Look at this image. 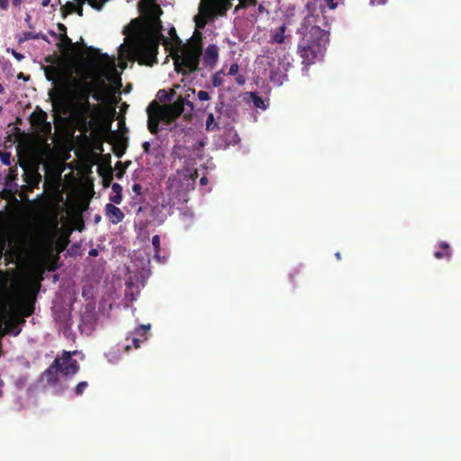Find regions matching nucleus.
Wrapping results in <instances>:
<instances>
[{"label":"nucleus","mask_w":461,"mask_h":461,"mask_svg":"<svg viewBox=\"0 0 461 461\" xmlns=\"http://www.w3.org/2000/svg\"><path fill=\"white\" fill-rule=\"evenodd\" d=\"M44 75L53 85L50 96L68 115H122L129 105L118 104L122 78L115 59L99 54L81 64L77 77L63 65L43 67Z\"/></svg>","instance_id":"1"},{"label":"nucleus","mask_w":461,"mask_h":461,"mask_svg":"<svg viewBox=\"0 0 461 461\" xmlns=\"http://www.w3.org/2000/svg\"><path fill=\"white\" fill-rule=\"evenodd\" d=\"M141 9L148 16L147 29L143 32L136 21H132L125 28L124 42L118 48V66L122 70L126 68L127 60L152 65L156 59L159 41L163 39L167 43L166 37L161 33L159 16L162 11L159 5L155 0H144Z\"/></svg>","instance_id":"2"},{"label":"nucleus","mask_w":461,"mask_h":461,"mask_svg":"<svg viewBox=\"0 0 461 461\" xmlns=\"http://www.w3.org/2000/svg\"><path fill=\"white\" fill-rule=\"evenodd\" d=\"M169 35L173 41L172 43L168 41L167 38H166L167 43H165L163 39L159 42L162 41L167 48H170V55L174 60L175 70L183 76L196 70L201 55L200 46L196 44L182 45L175 28L169 30Z\"/></svg>","instance_id":"3"},{"label":"nucleus","mask_w":461,"mask_h":461,"mask_svg":"<svg viewBox=\"0 0 461 461\" xmlns=\"http://www.w3.org/2000/svg\"><path fill=\"white\" fill-rule=\"evenodd\" d=\"M303 38L298 44V52L306 66L320 60L329 42V34L319 26H312L310 30L302 28Z\"/></svg>","instance_id":"4"},{"label":"nucleus","mask_w":461,"mask_h":461,"mask_svg":"<svg viewBox=\"0 0 461 461\" xmlns=\"http://www.w3.org/2000/svg\"><path fill=\"white\" fill-rule=\"evenodd\" d=\"M175 90L170 93L161 89L157 93L156 99L147 107L148 115H190L194 109L193 104L183 97H178L174 103L169 104Z\"/></svg>","instance_id":"5"},{"label":"nucleus","mask_w":461,"mask_h":461,"mask_svg":"<svg viewBox=\"0 0 461 461\" xmlns=\"http://www.w3.org/2000/svg\"><path fill=\"white\" fill-rule=\"evenodd\" d=\"M232 0H201L199 13L194 17L196 28L202 29L207 21L217 15H223L231 6ZM239 7L255 5L256 0H239Z\"/></svg>","instance_id":"6"},{"label":"nucleus","mask_w":461,"mask_h":461,"mask_svg":"<svg viewBox=\"0 0 461 461\" xmlns=\"http://www.w3.org/2000/svg\"><path fill=\"white\" fill-rule=\"evenodd\" d=\"M75 352L64 351L61 358L57 357L52 361L50 367L43 371L42 376L45 377L50 384L58 383V374L61 373L65 376L74 375L79 371V364L72 358Z\"/></svg>","instance_id":"7"},{"label":"nucleus","mask_w":461,"mask_h":461,"mask_svg":"<svg viewBox=\"0 0 461 461\" xmlns=\"http://www.w3.org/2000/svg\"><path fill=\"white\" fill-rule=\"evenodd\" d=\"M206 131H221L224 149L236 146L240 141V136L233 129V117H206Z\"/></svg>","instance_id":"8"},{"label":"nucleus","mask_w":461,"mask_h":461,"mask_svg":"<svg viewBox=\"0 0 461 461\" xmlns=\"http://www.w3.org/2000/svg\"><path fill=\"white\" fill-rule=\"evenodd\" d=\"M24 322L19 316H7V304L0 305V357H1V339L7 334L16 337L20 334L19 323Z\"/></svg>","instance_id":"9"},{"label":"nucleus","mask_w":461,"mask_h":461,"mask_svg":"<svg viewBox=\"0 0 461 461\" xmlns=\"http://www.w3.org/2000/svg\"><path fill=\"white\" fill-rule=\"evenodd\" d=\"M23 181H25L26 185H22L21 191H19V197H21L22 201L30 204L37 203L41 197V194H38V197L32 201L29 200L28 194L39 187V184H41V174L35 169H28L23 173Z\"/></svg>","instance_id":"10"},{"label":"nucleus","mask_w":461,"mask_h":461,"mask_svg":"<svg viewBox=\"0 0 461 461\" xmlns=\"http://www.w3.org/2000/svg\"><path fill=\"white\" fill-rule=\"evenodd\" d=\"M107 1L108 0H73L67 2L66 5L62 6V14L66 16L77 13L79 16H82L84 4L87 3L94 9L100 11Z\"/></svg>","instance_id":"11"},{"label":"nucleus","mask_w":461,"mask_h":461,"mask_svg":"<svg viewBox=\"0 0 461 461\" xmlns=\"http://www.w3.org/2000/svg\"><path fill=\"white\" fill-rule=\"evenodd\" d=\"M178 117H148V128L151 134L170 131L176 128V119Z\"/></svg>","instance_id":"12"},{"label":"nucleus","mask_w":461,"mask_h":461,"mask_svg":"<svg viewBox=\"0 0 461 461\" xmlns=\"http://www.w3.org/2000/svg\"><path fill=\"white\" fill-rule=\"evenodd\" d=\"M48 117H28L29 122L32 125L33 129L36 131L40 132L41 139H42L43 143L46 144V138L50 134V122L46 120Z\"/></svg>","instance_id":"13"},{"label":"nucleus","mask_w":461,"mask_h":461,"mask_svg":"<svg viewBox=\"0 0 461 461\" xmlns=\"http://www.w3.org/2000/svg\"><path fill=\"white\" fill-rule=\"evenodd\" d=\"M52 119H54V123L64 122L68 120H74V121H77L78 122L85 123V122H86L87 119H91V120H102V121H104L107 122L118 121L119 125H121L123 123V120H125V117H52Z\"/></svg>","instance_id":"14"},{"label":"nucleus","mask_w":461,"mask_h":461,"mask_svg":"<svg viewBox=\"0 0 461 461\" xmlns=\"http://www.w3.org/2000/svg\"><path fill=\"white\" fill-rule=\"evenodd\" d=\"M130 344L127 345H120L113 347L105 352V357H107L108 362L114 364L120 360L121 355L126 353L130 350Z\"/></svg>","instance_id":"15"},{"label":"nucleus","mask_w":461,"mask_h":461,"mask_svg":"<svg viewBox=\"0 0 461 461\" xmlns=\"http://www.w3.org/2000/svg\"><path fill=\"white\" fill-rule=\"evenodd\" d=\"M104 212L105 218H107L108 221L112 222V224H118L122 221L123 212L113 203L105 204Z\"/></svg>","instance_id":"16"},{"label":"nucleus","mask_w":461,"mask_h":461,"mask_svg":"<svg viewBox=\"0 0 461 461\" xmlns=\"http://www.w3.org/2000/svg\"><path fill=\"white\" fill-rule=\"evenodd\" d=\"M33 314V303L25 300L18 302V313H14L11 316H18L23 320V317H28Z\"/></svg>","instance_id":"17"},{"label":"nucleus","mask_w":461,"mask_h":461,"mask_svg":"<svg viewBox=\"0 0 461 461\" xmlns=\"http://www.w3.org/2000/svg\"><path fill=\"white\" fill-rule=\"evenodd\" d=\"M219 56V49L216 45H209L203 54V60L206 65L212 66L216 63Z\"/></svg>","instance_id":"18"},{"label":"nucleus","mask_w":461,"mask_h":461,"mask_svg":"<svg viewBox=\"0 0 461 461\" xmlns=\"http://www.w3.org/2000/svg\"><path fill=\"white\" fill-rule=\"evenodd\" d=\"M249 103H251L255 108L260 109L261 111H265L268 106V102L264 100L257 93H249Z\"/></svg>","instance_id":"19"},{"label":"nucleus","mask_w":461,"mask_h":461,"mask_svg":"<svg viewBox=\"0 0 461 461\" xmlns=\"http://www.w3.org/2000/svg\"><path fill=\"white\" fill-rule=\"evenodd\" d=\"M438 248H440V249L434 252V258L438 259H448L451 258V249H449L448 243L441 241L440 244H438Z\"/></svg>","instance_id":"20"},{"label":"nucleus","mask_w":461,"mask_h":461,"mask_svg":"<svg viewBox=\"0 0 461 461\" xmlns=\"http://www.w3.org/2000/svg\"><path fill=\"white\" fill-rule=\"evenodd\" d=\"M125 149H127V144H125L124 140H118L113 143V153H114L115 157H122V155L125 153Z\"/></svg>","instance_id":"21"},{"label":"nucleus","mask_w":461,"mask_h":461,"mask_svg":"<svg viewBox=\"0 0 461 461\" xmlns=\"http://www.w3.org/2000/svg\"><path fill=\"white\" fill-rule=\"evenodd\" d=\"M285 25H282L278 31L273 32L272 34V41L274 42H276V43H282L284 41H285Z\"/></svg>","instance_id":"22"},{"label":"nucleus","mask_w":461,"mask_h":461,"mask_svg":"<svg viewBox=\"0 0 461 461\" xmlns=\"http://www.w3.org/2000/svg\"><path fill=\"white\" fill-rule=\"evenodd\" d=\"M224 75L225 74L222 70L218 71L217 73H215L213 75L212 80L213 86L218 87L222 85Z\"/></svg>","instance_id":"23"},{"label":"nucleus","mask_w":461,"mask_h":461,"mask_svg":"<svg viewBox=\"0 0 461 461\" xmlns=\"http://www.w3.org/2000/svg\"><path fill=\"white\" fill-rule=\"evenodd\" d=\"M151 245H153V250H155V258L158 259L159 253V237L155 235L151 237Z\"/></svg>","instance_id":"24"},{"label":"nucleus","mask_w":461,"mask_h":461,"mask_svg":"<svg viewBox=\"0 0 461 461\" xmlns=\"http://www.w3.org/2000/svg\"><path fill=\"white\" fill-rule=\"evenodd\" d=\"M270 78L274 83L281 85L285 78V75H277L274 74L273 71H270Z\"/></svg>","instance_id":"25"},{"label":"nucleus","mask_w":461,"mask_h":461,"mask_svg":"<svg viewBox=\"0 0 461 461\" xmlns=\"http://www.w3.org/2000/svg\"><path fill=\"white\" fill-rule=\"evenodd\" d=\"M87 388V383L86 381L79 382L76 385V395L80 396L84 393V391Z\"/></svg>","instance_id":"26"},{"label":"nucleus","mask_w":461,"mask_h":461,"mask_svg":"<svg viewBox=\"0 0 461 461\" xmlns=\"http://www.w3.org/2000/svg\"><path fill=\"white\" fill-rule=\"evenodd\" d=\"M149 325H140L134 330V334L145 338V333L149 330Z\"/></svg>","instance_id":"27"},{"label":"nucleus","mask_w":461,"mask_h":461,"mask_svg":"<svg viewBox=\"0 0 461 461\" xmlns=\"http://www.w3.org/2000/svg\"><path fill=\"white\" fill-rule=\"evenodd\" d=\"M115 170H117V173H115V177L121 179L123 175V167L122 162L115 163Z\"/></svg>","instance_id":"28"},{"label":"nucleus","mask_w":461,"mask_h":461,"mask_svg":"<svg viewBox=\"0 0 461 461\" xmlns=\"http://www.w3.org/2000/svg\"><path fill=\"white\" fill-rule=\"evenodd\" d=\"M0 161L4 163L5 166L10 165V154L7 152L0 153Z\"/></svg>","instance_id":"29"},{"label":"nucleus","mask_w":461,"mask_h":461,"mask_svg":"<svg viewBox=\"0 0 461 461\" xmlns=\"http://www.w3.org/2000/svg\"><path fill=\"white\" fill-rule=\"evenodd\" d=\"M122 201V195L121 194H114L113 195L110 196V202H112L114 204H119Z\"/></svg>","instance_id":"30"},{"label":"nucleus","mask_w":461,"mask_h":461,"mask_svg":"<svg viewBox=\"0 0 461 461\" xmlns=\"http://www.w3.org/2000/svg\"><path fill=\"white\" fill-rule=\"evenodd\" d=\"M197 97L200 101H208L210 99V95L206 91H199Z\"/></svg>","instance_id":"31"},{"label":"nucleus","mask_w":461,"mask_h":461,"mask_svg":"<svg viewBox=\"0 0 461 461\" xmlns=\"http://www.w3.org/2000/svg\"><path fill=\"white\" fill-rule=\"evenodd\" d=\"M112 180H113V174H111V172H110L107 174V176H103V185H104V187H108L109 184H111Z\"/></svg>","instance_id":"32"},{"label":"nucleus","mask_w":461,"mask_h":461,"mask_svg":"<svg viewBox=\"0 0 461 461\" xmlns=\"http://www.w3.org/2000/svg\"><path fill=\"white\" fill-rule=\"evenodd\" d=\"M239 68H240V67H239V65H238V64H236V63L232 64V65L230 67V69H229V75H230V76H234V75L238 74V72H239Z\"/></svg>","instance_id":"33"},{"label":"nucleus","mask_w":461,"mask_h":461,"mask_svg":"<svg viewBox=\"0 0 461 461\" xmlns=\"http://www.w3.org/2000/svg\"><path fill=\"white\" fill-rule=\"evenodd\" d=\"M112 190L114 194H121V192H122V187L118 183H114L112 185Z\"/></svg>","instance_id":"34"},{"label":"nucleus","mask_w":461,"mask_h":461,"mask_svg":"<svg viewBox=\"0 0 461 461\" xmlns=\"http://www.w3.org/2000/svg\"><path fill=\"white\" fill-rule=\"evenodd\" d=\"M270 57L269 56H261L257 59V63L265 65L266 63H269Z\"/></svg>","instance_id":"35"},{"label":"nucleus","mask_w":461,"mask_h":461,"mask_svg":"<svg viewBox=\"0 0 461 461\" xmlns=\"http://www.w3.org/2000/svg\"><path fill=\"white\" fill-rule=\"evenodd\" d=\"M131 190H133V193L136 194V195L141 194V185L134 183L133 186H131Z\"/></svg>","instance_id":"36"},{"label":"nucleus","mask_w":461,"mask_h":461,"mask_svg":"<svg viewBox=\"0 0 461 461\" xmlns=\"http://www.w3.org/2000/svg\"><path fill=\"white\" fill-rule=\"evenodd\" d=\"M140 343L141 340L140 339L133 337V339H131V345H130V347L133 346V348H138Z\"/></svg>","instance_id":"37"},{"label":"nucleus","mask_w":461,"mask_h":461,"mask_svg":"<svg viewBox=\"0 0 461 461\" xmlns=\"http://www.w3.org/2000/svg\"><path fill=\"white\" fill-rule=\"evenodd\" d=\"M386 3V0H370V5H383Z\"/></svg>","instance_id":"38"},{"label":"nucleus","mask_w":461,"mask_h":461,"mask_svg":"<svg viewBox=\"0 0 461 461\" xmlns=\"http://www.w3.org/2000/svg\"><path fill=\"white\" fill-rule=\"evenodd\" d=\"M326 5L330 7V9H335L337 7V3L335 0H324Z\"/></svg>","instance_id":"39"},{"label":"nucleus","mask_w":461,"mask_h":461,"mask_svg":"<svg viewBox=\"0 0 461 461\" xmlns=\"http://www.w3.org/2000/svg\"><path fill=\"white\" fill-rule=\"evenodd\" d=\"M141 148H143L144 154L149 153V141L143 142V145H141Z\"/></svg>","instance_id":"40"},{"label":"nucleus","mask_w":461,"mask_h":461,"mask_svg":"<svg viewBox=\"0 0 461 461\" xmlns=\"http://www.w3.org/2000/svg\"><path fill=\"white\" fill-rule=\"evenodd\" d=\"M12 53L18 61H21L24 58L23 54L16 52L15 50H13Z\"/></svg>","instance_id":"41"},{"label":"nucleus","mask_w":461,"mask_h":461,"mask_svg":"<svg viewBox=\"0 0 461 461\" xmlns=\"http://www.w3.org/2000/svg\"><path fill=\"white\" fill-rule=\"evenodd\" d=\"M236 82L239 84V85H243L245 83V77L241 75H239L237 77H236Z\"/></svg>","instance_id":"42"},{"label":"nucleus","mask_w":461,"mask_h":461,"mask_svg":"<svg viewBox=\"0 0 461 461\" xmlns=\"http://www.w3.org/2000/svg\"><path fill=\"white\" fill-rule=\"evenodd\" d=\"M5 286V273L0 270V287Z\"/></svg>","instance_id":"43"},{"label":"nucleus","mask_w":461,"mask_h":461,"mask_svg":"<svg viewBox=\"0 0 461 461\" xmlns=\"http://www.w3.org/2000/svg\"><path fill=\"white\" fill-rule=\"evenodd\" d=\"M88 256L95 258L98 256V251L95 249H91L90 252H88Z\"/></svg>","instance_id":"44"},{"label":"nucleus","mask_w":461,"mask_h":461,"mask_svg":"<svg viewBox=\"0 0 461 461\" xmlns=\"http://www.w3.org/2000/svg\"><path fill=\"white\" fill-rule=\"evenodd\" d=\"M8 5L7 0H0V8L6 9Z\"/></svg>","instance_id":"45"},{"label":"nucleus","mask_w":461,"mask_h":461,"mask_svg":"<svg viewBox=\"0 0 461 461\" xmlns=\"http://www.w3.org/2000/svg\"><path fill=\"white\" fill-rule=\"evenodd\" d=\"M40 36L39 35H33L32 33L29 32L27 34H25V40H28V39H37L39 38Z\"/></svg>","instance_id":"46"},{"label":"nucleus","mask_w":461,"mask_h":461,"mask_svg":"<svg viewBox=\"0 0 461 461\" xmlns=\"http://www.w3.org/2000/svg\"><path fill=\"white\" fill-rule=\"evenodd\" d=\"M207 184V178L206 176H203L201 177V179H199V185H206Z\"/></svg>","instance_id":"47"},{"label":"nucleus","mask_w":461,"mask_h":461,"mask_svg":"<svg viewBox=\"0 0 461 461\" xmlns=\"http://www.w3.org/2000/svg\"><path fill=\"white\" fill-rule=\"evenodd\" d=\"M300 271L298 270H294V273L290 274V282L294 283V278L295 277L296 275H298Z\"/></svg>","instance_id":"48"},{"label":"nucleus","mask_w":461,"mask_h":461,"mask_svg":"<svg viewBox=\"0 0 461 461\" xmlns=\"http://www.w3.org/2000/svg\"><path fill=\"white\" fill-rule=\"evenodd\" d=\"M63 41L69 45L71 44V41L66 35H64Z\"/></svg>","instance_id":"49"},{"label":"nucleus","mask_w":461,"mask_h":461,"mask_svg":"<svg viewBox=\"0 0 461 461\" xmlns=\"http://www.w3.org/2000/svg\"><path fill=\"white\" fill-rule=\"evenodd\" d=\"M49 4H50V0H42L41 5H42L43 6H47V5H49Z\"/></svg>","instance_id":"50"},{"label":"nucleus","mask_w":461,"mask_h":461,"mask_svg":"<svg viewBox=\"0 0 461 461\" xmlns=\"http://www.w3.org/2000/svg\"><path fill=\"white\" fill-rule=\"evenodd\" d=\"M335 258H336V259L340 260V258H341L340 253L339 252H336L335 253Z\"/></svg>","instance_id":"51"},{"label":"nucleus","mask_w":461,"mask_h":461,"mask_svg":"<svg viewBox=\"0 0 461 461\" xmlns=\"http://www.w3.org/2000/svg\"><path fill=\"white\" fill-rule=\"evenodd\" d=\"M16 119V124L22 123V119L20 117H14Z\"/></svg>","instance_id":"52"},{"label":"nucleus","mask_w":461,"mask_h":461,"mask_svg":"<svg viewBox=\"0 0 461 461\" xmlns=\"http://www.w3.org/2000/svg\"><path fill=\"white\" fill-rule=\"evenodd\" d=\"M198 145H199V148H203V146H204V141H203V140H199Z\"/></svg>","instance_id":"53"},{"label":"nucleus","mask_w":461,"mask_h":461,"mask_svg":"<svg viewBox=\"0 0 461 461\" xmlns=\"http://www.w3.org/2000/svg\"><path fill=\"white\" fill-rule=\"evenodd\" d=\"M4 91V87L3 86L0 84V93H2Z\"/></svg>","instance_id":"54"},{"label":"nucleus","mask_w":461,"mask_h":461,"mask_svg":"<svg viewBox=\"0 0 461 461\" xmlns=\"http://www.w3.org/2000/svg\"><path fill=\"white\" fill-rule=\"evenodd\" d=\"M15 5H18L20 3V0H14Z\"/></svg>","instance_id":"55"},{"label":"nucleus","mask_w":461,"mask_h":461,"mask_svg":"<svg viewBox=\"0 0 461 461\" xmlns=\"http://www.w3.org/2000/svg\"><path fill=\"white\" fill-rule=\"evenodd\" d=\"M30 115L34 116L37 115L35 112H32Z\"/></svg>","instance_id":"56"},{"label":"nucleus","mask_w":461,"mask_h":461,"mask_svg":"<svg viewBox=\"0 0 461 461\" xmlns=\"http://www.w3.org/2000/svg\"><path fill=\"white\" fill-rule=\"evenodd\" d=\"M59 27L62 29V30H65V27L64 25L60 24Z\"/></svg>","instance_id":"57"},{"label":"nucleus","mask_w":461,"mask_h":461,"mask_svg":"<svg viewBox=\"0 0 461 461\" xmlns=\"http://www.w3.org/2000/svg\"><path fill=\"white\" fill-rule=\"evenodd\" d=\"M144 5V0H141L140 6Z\"/></svg>","instance_id":"58"},{"label":"nucleus","mask_w":461,"mask_h":461,"mask_svg":"<svg viewBox=\"0 0 461 461\" xmlns=\"http://www.w3.org/2000/svg\"><path fill=\"white\" fill-rule=\"evenodd\" d=\"M0 397H1V390H0Z\"/></svg>","instance_id":"59"}]
</instances>
